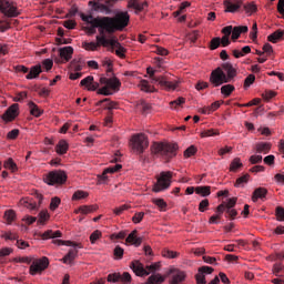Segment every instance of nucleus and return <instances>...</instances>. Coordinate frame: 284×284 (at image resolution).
<instances>
[{
  "label": "nucleus",
  "instance_id": "nucleus-4",
  "mask_svg": "<svg viewBox=\"0 0 284 284\" xmlns=\"http://www.w3.org/2000/svg\"><path fill=\"white\" fill-rule=\"evenodd\" d=\"M156 70L152 67L146 69V74H149V79L151 83L160 85L162 90H166V92H172V90H176L179 88V81H169L165 75H156Z\"/></svg>",
  "mask_w": 284,
  "mask_h": 284
},
{
  "label": "nucleus",
  "instance_id": "nucleus-2",
  "mask_svg": "<svg viewBox=\"0 0 284 284\" xmlns=\"http://www.w3.org/2000/svg\"><path fill=\"white\" fill-rule=\"evenodd\" d=\"M237 74L239 71H236L232 63L224 62L211 72L210 83H212L213 88H219L224 83H234Z\"/></svg>",
  "mask_w": 284,
  "mask_h": 284
},
{
  "label": "nucleus",
  "instance_id": "nucleus-37",
  "mask_svg": "<svg viewBox=\"0 0 284 284\" xmlns=\"http://www.w3.org/2000/svg\"><path fill=\"white\" fill-rule=\"evenodd\" d=\"M165 281V277L161 276V274L151 275L145 284H161Z\"/></svg>",
  "mask_w": 284,
  "mask_h": 284
},
{
  "label": "nucleus",
  "instance_id": "nucleus-14",
  "mask_svg": "<svg viewBox=\"0 0 284 284\" xmlns=\"http://www.w3.org/2000/svg\"><path fill=\"white\" fill-rule=\"evenodd\" d=\"M19 116V104L14 103L1 115L3 121H14Z\"/></svg>",
  "mask_w": 284,
  "mask_h": 284
},
{
  "label": "nucleus",
  "instance_id": "nucleus-17",
  "mask_svg": "<svg viewBox=\"0 0 284 284\" xmlns=\"http://www.w3.org/2000/svg\"><path fill=\"white\" fill-rule=\"evenodd\" d=\"M170 274H173L171 284H179L185 281V272L179 270H171Z\"/></svg>",
  "mask_w": 284,
  "mask_h": 284
},
{
  "label": "nucleus",
  "instance_id": "nucleus-40",
  "mask_svg": "<svg viewBox=\"0 0 284 284\" xmlns=\"http://www.w3.org/2000/svg\"><path fill=\"white\" fill-rule=\"evenodd\" d=\"M248 181H250V174L246 173V174L236 179L234 186L235 187H243V185L245 183H247Z\"/></svg>",
  "mask_w": 284,
  "mask_h": 284
},
{
  "label": "nucleus",
  "instance_id": "nucleus-28",
  "mask_svg": "<svg viewBox=\"0 0 284 284\" xmlns=\"http://www.w3.org/2000/svg\"><path fill=\"white\" fill-rule=\"evenodd\" d=\"M101 45L99 40H97V42H82L83 50H87L88 52H97Z\"/></svg>",
  "mask_w": 284,
  "mask_h": 284
},
{
  "label": "nucleus",
  "instance_id": "nucleus-60",
  "mask_svg": "<svg viewBox=\"0 0 284 284\" xmlns=\"http://www.w3.org/2000/svg\"><path fill=\"white\" fill-rule=\"evenodd\" d=\"M207 207H210V200H207V199L202 200L199 204V211L205 212V210H207Z\"/></svg>",
  "mask_w": 284,
  "mask_h": 284
},
{
  "label": "nucleus",
  "instance_id": "nucleus-12",
  "mask_svg": "<svg viewBox=\"0 0 284 284\" xmlns=\"http://www.w3.org/2000/svg\"><path fill=\"white\" fill-rule=\"evenodd\" d=\"M148 145H150V143L148 142V136H145V134L143 133H140L132 138V149L139 154H143Z\"/></svg>",
  "mask_w": 284,
  "mask_h": 284
},
{
  "label": "nucleus",
  "instance_id": "nucleus-35",
  "mask_svg": "<svg viewBox=\"0 0 284 284\" xmlns=\"http://www.w3.org/2000/svg\"><path fill=\"white\" fill-rule=\"evenodd\" d=\"M243 168V162H241V158H235L230 164V172H239Z\"/></svg>",
  "mask_w": 284,
  "mask_h": 284
},
{
  "label": "nucleus",
  "instance_id": "nucleus-58",
  "mask_svg": "<svg viewBox=\"0 0 284 284\" xmlns=\"http://www.w3.org/2000/svg\"><path fill=\"white\" fill-rule=\"evenodd\" d=\"M263 52L266 54V57H272V54H274V49L272 48V44L265 43L263 45Z\"/></svg>",
  "mask_w": 284,
  "mask_h": 284
},
{
  "label": "nucleus",
  "instance_id": "nucleus-22",
  "mask_svg": "<svg viewBox=\"0 0 284 284\" xmlns=\"http://www.w3.org/2000/svg\"><path fill=\"white\" fill-rule=\"evenodd\" d=\"M89 6H91L97 12H105V14H110V12H112V10L108 8V6L97 1H89Z\"/></svg>",
  "mask_w": 284,
  "mask_h": 284
},
{
  "label": "nucleus",
  "instance_id": "nucleus-51",
  "mask_svg": "<svg viewBox=\"0 0 284 284\" xmlns=\"http://www.w3.org/2000/svg\"><path fill=\"white\" fill-rule=\"evenodd\" d=\"M153 203L154 205L160 207V210H165V207H168V203L164 199H153Z\"/></svg>",
  "mask_w": 284,
  "mask_h": 284
},
{
  "label": "nucleus",
  "instance_id": "nucleus-5",
  "mask_svg": "<svg viewBox=\"0 0 284 284\" xmlns=\"http://www.w3.org/2000/svg\"><path fill=\"white\" fill-rule=\"evenodd\" d=\"M100 83L104 87L98 90V94H103V97H112L114 92H119L121 89V80H119L116 77L109 79L100 78Z\"/></svg>",
  "mask_w": 284,
  "mask_h": 284
},
{
  "label": "nucleus",
  "instance_id": "nucleus-34",
  "mask_svg": "<svg viewBox=\"0 0 284 284\" xmlns=\"http://www.w3.org/2000/svg\"><path fill=\"white\" fill-rule=\"evenodd\" d=\"M29 109L30 114H32V116H36L37 119H39V116L43 114V111L39 109V105H37L34 102H29Z\"/></svg>",
  "mask_w": 284,
  "mask_h": 284
},
{
  "label": "nucleus",
  "instance_id": "nucleus-32",
  "mask_svg": "<svg viewBox=\"0 0 284 284\" xmlns=\"http://www.w3.org/2000/svg\"><path fill=\"white\" fill-rule=\"evenodd\" d=\"M283 36H284L283 30L281 29L276 30L275 32H273L267 37V41H270L271 43H276L277 41H280V39H283Z\"/></svg>",
  "mask_w": 284,
  "mask_h": 284
},
{
  "label": "nucleus",
  "instance_id": "nucleus-16",
  "mask_svg": "<svg viewBox=\"0 0 284 284\" xmlns=\"http://www.w3.org/2000/svg\"><path fill=\"white\" fill-rule=\"evenodd\" d=\"M77 256H79V251L71 248V250H69L67 255L63 256V258L61 261L65 265H72V263H74V258H77Z\"/></svg>",
  "mask_w": 284,
  "mask_h": 284
},
{
  "label": "nucleus",
  "instance_id": "nucleus-57",
  "mask_svg": "<svg viewBox=\"0 0 284 284\" xmlns=\"http://www.w3.org/2000/svg\"><path fill=\"white\" fill-rule=\"evenodd\" d=\"M59 205H61V199L52 197L51 203H50V210H52V212H54V210H57V207H59Z\"/></svg>",
  "mask_w": 284,
  "mask_h": 284
},
{
  "label": "nucleus",
  "instance_id": "nucleus-29",
  "mask_svg": "<svg viewBox=\"0 0 284 284\" xmlns=\"http://www.w3.org/2000/svg\"><path fill=\"white\" fill-rule=\"evenodd\" d=\"M62 233L61 231H52V230H48L44 233L41 234V239L43 241H48V239H61Z\"/></svg>",
  "mask_w": 284,
  "mask_h": 284
},
{
  "label": "nucleus",
  "instance_id": "nucleus-54",
  "mask_svg": "<svg viewBox=\"0 0 284 284\" xmlns=\"http://www.w3.org/2000/svg\"><path fill=\"white\" fill-rule=\"evenodd\" d=\"M275 216L277 221H284V207L283 206H277L275 209Z\"/></svg>",
  "mask_w": 284,
  "mask_h": 284
},
{
  "label": "nucleus",
  "instance_id": "nucleus-47",
  "mask_svg": "<svg viewBox=\"0 0 284 284\" xmlns=\"http://www.w3.org/2000/svg\"><path fill=\"white\" fill-rule=\"evenodd\" d=\"M49 219H50V213H48V211H41L39 213V221H38V223L43 225V223H45V221H48Z\"/></svg>",
  "mask_w": 284,
  "mask_h": 284
},
{
  "label": "nucleus",
  "instance_id": "nucleus-38",
  "mask_svg": "<svg viewBox=\"0 0 284 284\" xmlns=\"http://www.w3.org/2000/svg\"><path fill=\"white\" fill-rule=\"evenodd\" d=\"M140 88L142 92H156V89L148 82V80H141Z\"/></svg>",
  "mask_w": 284,
  "mask_h": 284
},
{
  "label": "nucleus",
  "instance_id": "nucleus-27",
  "mask_svg": "<svg viewBox=\"0 0 284 284\" xmlns=\"http://www.w3.org/2000/svg\"><path fill=\"white\" fill-rule=\"evenodd\" d=\"M248 28L247 26H240V27H234L232 31V37L231 39L233 41H236L241 34H245L247 32Z\"/></svg>",
  "mask_w": 284,
  "mask_h": 284
},
{
  "label": "nucleus",
  "instance_id": "nucleus-61",
  "mask_svg": "<svg viewBox=\"0 0 284 284\" xmlns=\"http://www.w3.org/2000/svg\"><path fill=\"white\" fill-rule=\"evenodd\" d=\"M123 248L121 246H115L114 251H113V254L114 256L118 258V260H121L123 258Z\"/></svg>",
  "mask_w": 284,
  "mask_h": 284
},
{
  "label": "nucleus",
  "instance_id": "nucleus-21",
  "mask_svg": "<svg viewBox=\"0 0 284 284\" xmlns=\"http://www.w3.org/2000/svg\"><path fill=\"white\" fill-rule=\"evenodd\" d=\"M272 150V144L270 142H260L255 144V151L257 154H267Z\"/></svg>",
  "mask_w": 284,
  "mask_h": 284
},
{
  "label": "nucleus",
  "instance_id": "nucleus-50",
  "mask_svg": "<svg viewBox=\"0 0 284 284\" xmlns=\"http://www.w3.org/2000/svg\"><path fill=\"white\" fill-rule=\"evenodd\" d=\"M196 154V146L191 145L184 151V156L185 159H190V156H194Z\"/></svg>",
  "mask_w": 284,
  "mask_h": 284
},
{
  "label": "nucleus",
  "instance_id": "nucleus-9",
  "mask_svg": "<svg viewBox=\"0 0 284 284\" xmlns=\"http://www.w3.org/2000/svg\"><path fill=\"white\" fill-rule=\"evenodd\" d=\"M0 12L10 19L17 18L21 14L19 9H17V4L10 0H0Z\"/></svg>",
  "mask_w": 284,
  "mask_h": 284
},
{
  "label": "nucleus",
  "instance_id": "nucleus-43",
  "mask_svg": "<svg viewBox=\"0 0 284 284\" xmlns=\"http://www.w3.org/2000/svg\"><path fill=\"white\" fill-rule=\"evenodd\" d=\"M183 103H185V98H178L170 102V108L171 110H176V108H179V105H183Z\"/></svg>",
  "mask_w": 284,
  "mask_h": 284
},
{
  "label": "nucleus",
  "instance_id": "nucleus-19",
  "mask_svg": "<svg viewBox=\"0 0 284 284\" xmlns=\"http://www.w3.org/2000/svg\"><path fill=\"white\" fill-rule=\"evenodd\" d=\"M122 168L123 165L121 164H114L112 166L104 169V171L101 174L102 181H108V174H115V172H119V170H121Z\"/></svg>",
  "mask_w": 284,
  "mask_h": 284
},
{
  "label": "nucleus",
  "instance_id": "nucleus-31",
  "mask_svg": "<svg viewBox=\"0 0 284 284\" xmlns=\"http://www.w3.org/2000/svg\"><path fill=\"white\" fill-rule=\"evenodd\" d=\"M4 221L8 225H12V223L17 221V213L14 212V210H7L4 212Z\"/></svg>",
  "mask_w": 284,
  "mask_h": 284
},
{
  "label": "nucleus",
  "instance_id": "nucleus-48",
  "mask_svg": "<svg viewBox=\"0 0 284 284\" xmlns=\"http://www.w3.org/2000/svg\"><path fill=\"white\" fill-rule=\"evenodd\" d=\"M162 256H164V258H176V256H179V253L171 250H163Z\"/></svg>",
  "mask_w": 284,
  "mask_h": 284
},
{
  "label": "nucleus",
  "instance_id": "nucleus-52",
  "mask_svg": "<svg viewBox=\"0 0 284 284\" xmlns=\"http://www.w3.org/2000/svg\"><path fill=\"white\" fill-rule=\"evenodd\" d=\"M94 83V77L89 75L81 80L80 85H85V88H90Z\"/></svg>",
  "mask_w": 284,
  "mask_h": 284
},
{
  "label": "nucleus",
  "instance_id": "nucleus-53",
  "mask_svg": "<svg viewBox=\"0 0 284 284\" xmlns=\"http://www.w3.org/2000/svg\"><path fill=\"white\" fill-rule=\"evenodd\" d=\"M125 236H128V234L124 231H121L119 233L111 234L110 239L111 241H119L125 239Z\"/></svg>",
  "mask_w": 284,
  "mask_h": 284
},
{
  "label": "nucleus",
  "instance_id": "nucleus-55",
  "mask_svg": "<svg viewBox=\"0 0 284 284\" xmlns=\"http://www.w3.org/2000/svg\"><path fill=\"white\" fill-rule=\"evenodd\" d=\"M254 81H256V77L254 74H250L244 80V88L245 89L250 88V85H252V83H254Z\"/></svg>",
  "mask_w": 284,
  "mask_h": 284
},
{
  "label": "nucleus",
  "instance_id": "nucleus-36",
  "mask_svg": "<svg viewBox=\"0 0 284 284\" xmlns=\"http://www.w3.org/2000/svg\"><path fill=\"white\" fill-rule=\"evenodd\" d=\"M103 103H106V104H104V108H105V110H109V111L116 110V108H118L116 102H110V99L100 100L97 103V105H103Z\"/></svg>",
  "mask_w": 284,
  "mask_h": 284
},
{
  "label": "nucleus",
  "instance_id": "nucleus-39",
  "mask_svg": "<svg viewBox=\"0 0 284 284\" xmlns=\"http://www.w3.org/2000/svg\"><path fill=\"white\" fill-rule=\"evenodd\" d=\"M195 194H200V196H210L212 194L210 186H196Z\"/></svg>",
  "mask_w": 284,
  "mask_h": 284
},
{
  "label": "nucleus",
  "instance_id": "nucleus-49",
  "mask_svg": "<svg viewBox=\"0 0 284 284\" xmlns=\"http://www.w3.org/2000/svg\"><path fill=\"white\" fill-rule=\"evenodd\" d=\"M219 135V131H215L214 129L205 130L201 133L202 139H206L207 136H216Z\"/></svg>",
  "mask_w": 284,
  "mask_h": 284
},
{
  "label": "nucleus",
  "instance_id": "nucleus-24",
  "mask_svg": "<svg viewBox=\"0 0 284 284\" xmlns=\"http://www.w3.org/2000/svg\"><path fill=\"white\" fill-rule=\"evenodd\" d=\"M126 243H131V245H135V247H139V245L143 243V239L136 237V230H134L128 235Z\"/></svg>",
  "mask_w": 284,
  "mask_h": 284
},
{
  "label": "nucleus",
  "instance_id": "nucleus-42",
  "mask_svg": "<svg viewBox=\"0 0 284 284\" xmlns=\"http://www.w3.org/2000/svg\"><path fill=\"white\" fill-rule=\"evenodd\" d=\"M88 192L75 191L72 195V201H81V199H87Z\"/></svg>",
  "mask_w": 284,
  "mask_h": 284
},
{
  "label": "nucleus",
  "instance_id": "nucleus-3",
  "mask_svg": "<svg viewBox=\"0 0 284 284\" xmlns=\"http://www.w3.org/2000/svg\"><path fill=\"white\" fill-rule=\"evenodd\" d=\"M178 151L179 144L176 143L155 142L151 146L152 154L158 156V159H162V161H165L166 163L176 156Z\"/></svg>",
  "mask_w": 284,
  "mask_h": 284
},
{
  "label": "nucleus",
  "instance_id": "nucleus-30",
  "mask_svg": "<svg viewBox=\"0 0 284 284\" xmlns=\"http://www.w3.org/2000/svg\"><path fill=\"white\" fill-rule=\"evenodd\" d=\"M70 145L68 144V141L65 140H60L59 143L55 146V152L58 154H67Z\"/></svg>",
  "mask_w": 284,
  "mask_h": 284
},
{
  "label": "nucleus",
  "instance_id": "nucleus-63",
  "mask_svg": "<svg viewBox=\"0 0 284 284\" xmlns=\"http://www.w3.org/2000/svg\"><path fill=\"white\" fill-rule=\"evenodd\" d=\"M195 281H196V284H205L207 283L205 281V275L201 272H199L196 275H195Z\"/></svg>",
  "mask_w": 284,
  "mask_h": 284
},
{
  "label": "nucleus",
  "instance_id": "nucleus-46",
  "mask_svg": "<svg viewBox=\"0 0 284 284\" xmlns=\"http://www.w3.org/2000/svg\"><path fill=\"white\" fill-rule=\"evenodd\" d=\"M115 48L116 57H119L120 59H125V52H128V50L123 45H121V43Z\"/></svg>",
  "mask_w": 284,
  "mask_h": 284
},
{
  "label": "nucleus",
  "instance_id": "nucleus-18",
  "mask_svg": "<svg viewBox=\"0 0 284 284\" xmlns=\"http://www.w3.org/2000/svg\"><path fill=\"white\" fill-rule=\"evenodd\" d=\"M60 59L64 61H70L72 54H74V49L72 47H63L59 49Z\"/></svg>",
  "mask_w": 284,
  "mask_h": 284
},
{
  "label": "nucleus",
  "instance_id": "nucleus-25",
  "mask_svg": "<svg viewBox=\"0 0 284 284\" xmlns=\"http://www.w3.org/2000/svg\"><path fill=\"white\" fill-rule=\"evenodd\" d=\"M53 245H65L67 247H79L81 250L83 245L81 243L72 242V241H63V240H53L52 241Z\"/></svg>",
  "mask_w": 284,
  "mask_h": 284
},
{
  "label": "nucleus",
  "instance_id": "nucleus-20",
  "mask_svg": "<svg viewBox=\"0 0 284 284\" xmlns=\"http://www.w3.org/2000/svg\"><path fill=\"white\" fill-rule=\"evenodd\" d=\"M266 196H267V189L257 187L254 190V192L252 194V201H253V203H256V201H258V199L263 200Z\"/></svg>",
  "mask_w": 284,
  "mask_h": 284
},
{
  "label": "nucleus",
  "instance_id": "nucleus-15",
  "mask_svg": "<svg viewBox=\"0 0 284 284\" xmlns=\"http://www.w3.org/2000/svg\"><path fill=\"white\" fill-rule=\"evenodd\" d=\"M225 12H236L241 6H243L242 0H224Z\"/></svg>",
  "mask_w": 284,
  "mask_h": 284
},
{
  "label": "nucleus",
  "instance_id": "nucleus-26",
  "mask_svg": "<svg viewBox=\"0 0 284 284\" xmlns=\"http://www.w3.org/2000/svg\"><path fill=\"white\" fill-rule=\"evenodd\" d=\"M41 72H43V70L41 69V64L33 65L31 67L29 73L26 75V79L28 80L37 79L39 74H41Z\"/></svg>",
  "mask_w": 284,
  "mask_h": 284
},
{
  "label": "nucleus",
  "instance_id": "nucleus-1",
  "mask_svg": "<svg viewBox=\"0 0 284 284\" xmlns=\"http://www.w3.org/2000/svg\"><path fill=\"white\" fill-rule=\"evenodd\" d=\"M81 19L85 23H90L93 28H99V33L103 34H114V32H122L128 28L130 23V14L128 11H121L116 13L114 17H102V18H94L91 14L85 16V13H81Z\"/></svg>",
  "mask_w": 284,
  "mask_h": 284
},
{
  "label": "nucleus",
  "instance_id": "nucleus-8",
  "mask_svg": "<svg viewBox=\"0 0 284 284\" xmlns=\"http://www.w3.org/2000/svg\"><path fill=\"white\" fill-rule=\"evenodd\" d=\"M170 185H172V172H161L156 178V183L153 185V192H165V190H169Z\"/></svg>",
  "mask_w": 284,
  "mask_h": 284
},
{
  "label": "nucleus",
  "instance_id": "nucleus-7",
  "mask_svg": "<svg viewBox=\"0 0 284 284\" xmlns=\"http://www.w3.org/2000/svg\"><path fill=\"white\" fill-rule=\"evenodd\" d=\"M43 181L47 185H63L68 181V174L62 170L50 171L43 176Z\"/></svg>",
  "mask_w": 284,
  "mask_h": 284
},
{
  "label": "nucleus",
  "instance_id": "nucleus-33",
  "mask_svg": "<svg viewBox=\"0 0 284 284\" xmlns=\"http://www.w3.org/2000/svg\"><path fill=\"white\" fill-rule=\"evenodd\" d=\"M234 90H236V88L233 84H224L221 87V94H223V97L227 99V97L232 95V92H234Z\"/></svg>",
  "mask_w": 284,
  "mask_h": 284
},
{
  "label": "nucleus",
  "instance_id": "nucleus-44",
  "mask_svg": "<svg viewBox=\"0 0 284 284\" xmlns=\"http://www.w3.org/2000/svg\"><path fill=\"white\" fill-rule=\"evenodd\" d=\"M221 47V38L215 37L210 42V50H216Z\"/></svg>",
  "mask_w": 284,
  "mask_h": 284
},
{
  "label": "nucleus",
  "instance_id": "nucleus-62",
  "mask_svg": "<svg viewBox=\"0 0 284 284\" xmlns=\"http://www.w3.org/2000/svg\"><path fill=\"white\" fill-rule=\"evenodd\" d=\"M236 197L229 199L227 202L225 203L226 210H233L234 205H236Z\"/></svg>",
  "mask_w": 284,
  "mask_h": 284
},
{
  "label": "nucleus",
  "instance_id": "nucleus-23",
  "mask_svg": "<svg viewBox=\"0 0 284 284\" xmlns=\"http://www.w3.org/2000/svg\"><path fill=\"white\" fill-rule=\"evenodd\" d=\"M145 7H148V2H140L139 0H129L128 2V8H133L136 12H143Z\"/></svg>",
  "mask_w": 284,
  "mask_h": 284
},
{
  "label": "nucleus",
  "instance_id": "nucleus-59",
  "mask_svg": "<svg viewBox=\"0 0 284 284\" xmlns=\"http://www.w3.org/2000/svg\"><path fill=\"white\" fill-rule=\"evenodd\" d=\"M52 65H54V62L50 59H45L42 61V67L44 68V70H47V72H50V70H52Z\"/></svg>",
  "mask_w": 284,
  "mask_h": 284
},
{
  "label": "nucleus",
  "instance_id": "nucleus-6",
  "mask_svg": "<svg viewBox=\"0 0 284 284\" xmlns=\"http://www.w3.org/2000/svg\"><path fill=\"white\" fill-rule=\"evenodd\" d=\"M131 270L134 272L135 276H150L153 272H156L161 267L159 263L148 265L146 267L140 261L135 260L130 264Z\"/></svg>",
  "mask_w": 284,
  "mask_h": 284
},
{
  "label": "nucleus",
  "instance_id": "nucleus-64",
  "mask_svg": "<svg viewBox=\"0 0 284 284\" xmlns=\"http://www.w3.org/2000/svg\"><path fill=\"white\" fill-rule=\"evenodd\" d=\"M17 136H19V130L18 129H13L11 130L8 134H7V139L14 141V139H17Z\"/></svg>",
  "mask_w": 284,
  "mask_h": 284
},
{
  "label": "nucleus",
  "instance_id": "nucleus-10",
  "mask_svg": "<svg viewBox=\"0 0 284 284\" xmlns=\"http://www.w3.org/2000/svg\"><path fill=\"white\" fill-rule=\"evenodd\" d=\"M50 265V260L45 256L41 257L40 260H36L30 265V274L31 276H37V274H41L44 270H48Z\"/></svg>",
  "mask_w": 284,
  "mask_h": 284
},
{
  "label": "nucleus",
  "instance_id": "nucleus-13",
  "mask_svg": "<svg viewBox=\"0 0 284 284\" xmlns=\"http://www.w3.org/2000/svg\"><path fill=\"white\" fill-rule=\"evenodd\" d=\"M109 283H119V284H130L132 283V275L128 272L121 273H112L108 275Z\"/></svg>",
  "mask_w": 284,
  "mask_h": 284
},
{
  "label": "nucleus",
  "instance_id": "nucleus-11",
  "mask_svg": "<svg viewBox=\"0 0 284 284\" xmlns=\"http://www.w3.org/2000/svg\"><path fill=\"white\" fill-rule=\"evenodd\" d=\"M101 36L95 37V41H100L102 48H110L111 52H114V48H116L121 42L114 36L105 37V31L100 33Z\"/></svg>",
  "mask_w": 284,
  "mask_h": 284
},
{
  "label": "nucleus",
  "instance_id": "nucleus-45",
  "mask_svg": "<svg viewBox=\"0 0 284 284\" xmlns=\"http://www.w3.org/2000/svg\"><path fill=\"white\" fill-rule=\"evenodd\" d=\"M101 236H103V234L101 233V231L95 230L91 235H90V242L92 243V245H94V243H97L99 241V239H101Z\"/></svg>",
  "mask_w": 284,
  "mask_h": 284
},
{
  "label": "nucleus",
  "instance_id": "nucleus-41",
  "mask_svg": "<svg viewBox=\"0 0 284 284\" xmlns=\"http://www.w3.org/2000/svg\"><path fill=\"white\" fill-rule=\"evenodd\" d=\"M4 168L7 170H11L12 172H17L18 166L17 163H14V160H12L11 158H9L6 162H4Z\"/></svg>",
  "mask_w": 284,
  "mask_h": 284
},
{
  "label": "nucleus",
  "instance_id": "nucleus-56",
  "mask_svg": "<svg viewBox=\"0 0 284 284\" xmlns=\"http://www.w3.org/2000/svg\"><path fill=\"white\" fill-rule=\"evenodd\" d=\"M143 216H145V213H144V212H138V213H135V214L133 215V217H132L133 223H135V224L141 223V222L143 221Z\"/></svg>",
  "mask_w": 284,
  "mask_h": 284
}]
</instances>
